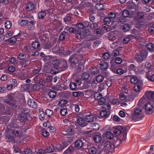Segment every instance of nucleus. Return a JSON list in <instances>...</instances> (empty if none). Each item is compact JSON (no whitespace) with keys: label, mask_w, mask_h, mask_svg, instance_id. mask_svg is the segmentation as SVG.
<instances>
[{"label":"nucleus","mask_w":154,"mask_h":154,"mask_svg":"<svg viewBox=\"0 0 154 154\" xmlns=\"http://www.w3.org/2000/svg\"><path fill=\"white\" fill-rule=\"evenodd\" d=\"M143 85L142 81H139L138 83L135 84L134 87V91L136 92H139L142 89V87Z\"/></svg>","instance_id":"nucleus-11"},{"label":"nucleus","mask_w":154,"mask_h":154,"mask_svg":"<svg viewBox=\"0 0 154 154\" xmlns=\"http://www.w3.org/2000/svg\"><path fill=\"white\" fill-rule=\"evenodd\" d=\"M27 103L29 106L32 108H35L37 106L36 101L31 99H28Z\"/></svg>","instance_id":"nucleus-10"},{"label":"nucleus","mask_w":154,"mask_h":154,"mask_svg":"<svg viewBox=\"0 0 154 154\" xmlns=\"http://www.w3.org/2000/svg\"><path fill=\"white\" fill-rule=\"evenodd\" d=\"M30 111V110L27 109H25L22 110L21 114L27 116V114Z\"/></svg>","instance_id":"nucleus-58"},{"label":"nucleus","mask_w":154,"mask_h":154,"mask_svg":"<svg viewBox=\"0 0 154 154\" xmlns=\"http://www.w3.org/2000/svg\"><path fill=\"white\" fill-rule=\"evenodd\" d=\"M146 77L148 80L154 82V74L150 75V72H149L146 74Z\"/></svg>","instance_id":"nucleus-26"},{"label":"nucleus","mask_w":154,"mask_h":154,"mask_svg":"<svg viewBox=\"0 0 154 154\" xmlns=\"http://www.w3.org/2000/svg\"><path fill=\"white\" fill-rule=\"evenodd\" d=\"M5 139L6 141L8 142H11L12 141L14 143L16 142L14 138H13L10 135L8 134L6 135Z\"/></svg>","instance_id":"nucleus-28"},{"label":"nucleus","mask_w":154,"mask_h":154,"mask_svg":"<svg viewBox=\"0 0 154 154\" xmlns=\"http://www.w3.org/2000/svg\"><path fill=\"white\" fill-rule=\"evenodd\" d=\"M66 130V133L63 134L66 135H70L71 134L73 131L72 129L70 127L67 128Z\"/></svg>","instance_id":"nucleus-48"},{"label":"nucleus","mask_w":154,"mask_h":154,"mask_svg":"<svg viewBox=\"0 0 154 154\" xmlns=\"http://www.w3.org/2000/svg\"><path fill=\"white\" fill-rule=\"evenodd\" d=\"M13 32L12 31H10L7 32L5 35V37L8 38L11 36L13 34Z\"/></svg>","instance_id":"nucleus-62"},{"label":"nucleus","mask_w":154,"mask_h":154,"mask_svg":"<svg viewBox=\"0 0 154 154\" xmlns=\"http://www.w3.org/2000/svg\"><path fill=\"white\" fill-rule=\"evenodd\" d=\"M104 21L106 24H108L112 22V20L108 17H106L104 19Z\"/></svg>","instance_id":"nucleus-55"},{"label":"nucleus","mask_w":154,"mask_h":154,"mask_svg":"<svg viewBox=\"0 0 154 154\" xmlns=\"http://www.w3.org/2000/svg\"><path fill=\"white\" fill-rule=\"evenodd\" d=\"M78 57V56H76L75 55H72L70 57L69 60L72 65L78 63L79 61Z\"/></svg>","instance_id":"nucleus-9"},{"label":"nucleus","mask_w":154,"mask_h":154,"mask_svg":"<svg viewBox=\"0 0 154 154\" xmlns=\"http://www.w3.org/2000/svg\"><path fill=\"white\" fill-rule=\"evenodd\" d=\"M34 8V5L32 3H28L26 5V9L28 11H32Z\"/></svg>","instance_id":"nucleus-23"},{"label":"nucleus","mask_w":154,"mask_h":154,"mask_svg":"<svg viewBox=\"0 0 154 154\" xmlns=\"http://www.w3.org/2000/svg\"><path fill=\"white\" fill-rule=\"evenodd\" d=\"M76 121L77 123L81 127H85L88 124V123H87L86 119L83 117L78 118Z\"/></svg>","instance_id":"nucleus-8"},{"label":"nucleus","mask_w":154,"mask_h":154,"mask_svg":"<svg viewBox=\"0 0 154 154\" xmlns=\"http://www.w3.org/2000/svg\"><path fill=\"white\" fill-rule=\"evenodd\" d=\"M88 152L90 154H96L97 153H100L99 152L98 150L95 147H91L88 149Z\"/></svg>","instance_id":"nucleus-14"},{"label":"nucleus","mask_w":154,"mask_h":154,"mask_svg":"<svg viewBox=\"0 0 154 154\" xmlns=\"http://www.w3.org/2000/svg\"><path fill=\"white\" fill-rule=\"evenodd\" d=\"M29 63V61L26 60H23L20 62V64L22 66L25 67Z\"/></svg>","instance_id":"nucleus-45"},{"label":"nucleus","mask_w":154,"mask_h":154,"mask_svg":"<svg viewBox=\"0 0 154 154\" xmlns=\"http://www.w3.org/2000/svg\"><path fill=\"white\" fill-rule=\"evenodd\" d=\"M83 143L80 140H77L75 141V145L77 148H81L83 146Z\"/></svg>","instance_id":"nucleus-22"},{"label":"nucleus","mask_w":154,"mask_h":154,"mask_svg":"<svg viewBox=\"0 0 154 154\" xmlns=\"http://www.w3.org/2000/svg\"><path fill=\"white\" fill-rule=\"evenodd\" d=\"M95 8L98 10H101L103 9V5L101 4H97L95 5Z\"/></svg>","instance_id":"nucleus-38"},{"label":"nucleus","mask_w":154,"mask_h":154,"mask_svg":"<svg viewBox=\"0 0 154 154\" xmlns=\"http://www.w3.org/2000/svg\"><path fill=\"white\" fill-rule=\"evenodd\" d=\"M129 25L128 24H125L122 27V29L125 32H126L129 30Z\"/></svg>","instance_id":"nucleus-57"},{"label":"nucleus","mask_w":154,"mask_h":154,"mask_svg":"<svg viewBox=\"0 0 154 154\" xmlns=\"http://www.w3.org/2000/svg\"><path fill=\"white\" fill-rule=\"evenodd\" d=\"M139 81H142L138 79L136 77H132L130 80L131 83L133 84H137Z\"/></svg>","instance_id":"nucleus-32"},{"label":"nucleus","mask_w":154,"mask_h":154,"mask_svg":"<svg viewBox=\"0 0 154 154\" xmlns=\"http://www.w3.org/2000/svg\"><path fill=\"white\" fill-rule=\"evenodd\" d=\"M148 31L152 34L154 33V23L149 27L148 29Z\"/></svg>","instance_id":"nucleus-63"},{"label":"nucleus","mask_w":154,"mask_h":154,"mask_svg":"<svg viewBox=\"0 0 154 154\" xmlns=\"http://www.w3.org/2000/svg\"><path fill=\"white\" fill-rule=\"evenodd\" d=\"M76 27L79 29H82L84 28L85 25L82 23H79L76 24Z\"/></svg>","instance_id":"nucleus-37"},{"label":"nucleus","mask_w":154,"mask_h":154,"mask_svg":"<svg viewBox=\"0 0 154 154\" xmlns=\"http://www.w3.org/2000/svg\"><path fill=\"white\" fill-rule=\"evenodd\" d=\"M36 21L34 20H31L29 21V24L28 25V28L30 30H32L34 28L35 25Z\"/></svg>","instance_id":"nucleus-16"},{"label":"nucleus","mask_w":154,"mask_h":154,"mask_svg":"<svg viewBox=\"0 0 154 154\" xmlns=\"http://www.w3.org/2000/svg\"><path fill=\"white\" fill-rule=\"evenodd\" d=\"M94 141L97 143L101 142L102 140V136L100 133H97L95 134L93 137Z\"/></svg>","instance_id":"nucleus-12"},{"label":"nucleus","mask_w":154,"mask_h":154,"mask_svg":"<svg viewBox=\"0 0 154 154\" xmlns=\"http://www.w3.org/2000/svg\"><path fill=\"white\" fill-rule=\"evenodd\" d=\"M146 100L154 101V92L152 91L146 92L145 95L140 99L139 102L141 103H143Z\"/></svg>","instance_id":"nucleus-2"},{"label":"nucleus","mask_w":154,"mask_h":154,"mask_svg":"<svg viewBox=\"0 0 154 154\" xmlns=\"http://www.w3.org/2000/svg\"><path fill=\"white\" fill-rule=\"evenodd\" d=\"M11 133L13 138L14 140L19 137H20L19 132L17 130H12L11 131Z\"/></svg>","instance_id":"nucleus-13"},{"label":"nucleus","mask_w":154,"mask_h":154,"mask_svg":"<svg viewBox=\"0 0 154 154\" xmlns=\"http://www.w3.org/2000/svg\"><path fill=\"white\" fill-rule=\"evenodd\" d=\"M95 79L97 82L100 83L103 81L104 78L102 75H99Z\"/></svg>","instance_id":"nucleus-41"},{"label":"nucleus","mask_w":154,"mask_h":154,"mask_svg":"<svg viewBox=\"0 0 154 154\" xmlns=\"http://www.w3.org/2000/svg\"><path fill=\"white\" fill-rule=\"evenodd\" d=\"M60 113L63 116H65L67 113V110L65 108H62L60 109Z\"/></svg>","instance_id":"nucleus-52"},{"label":"nucleus","mask_w":154,"mask_h":154,"mask_svg":"<svg viewBox=\"0 0 154 154\" xmlns=\"http://www.w3.org/2000/svg\"><path fill=\"white\" fill-rule=\"evenodd\" d=\"M45 113L49 117L51 118L53 116V111L50 109H47L45 111Z\"/></svg>","instance_id":"nucleus-27"},{"label":"nucleus","mask_w":154,"mask_h":154,"mask_svg":"<svg viewBox=\"0 0 154 154\" xmlns=\"http://www.w3.org/2000/svg\"><path fill=\"white\" fill-rule=\"evenodd\" d=\"M69 88L71 90H74L76 88V84L74 82H72L69 85Z\"/></svg>","instance_id":"nucleus-36"},{"label":"nucleus","mask_w":154,"mask_h":154,"mask_svg":"<svg viewBox=\"0 0 154 154\" xmlns=\"http://www.w3.org/2000/svg\"><path fill=\"white\" fill-rule=\"evenodd\" d=\"M89 76V74L86 72H84L82 75V77L84 80H87L88 79Z\"/></svg>","instance_id":"nucleus-50"},{"label":"nucleus","mask_w":154,"mask_h":154,"mask_svg":"<svg viewBox=\"0 0 154 154\" xmlns=\"http://www.w3.org/2000/svg\"><path fill=\"white\" fill-rule=\"evenodd\" d=\"M122 16L124 17H130L129 12L127 10H124L122 12Z\"/></svg>","instance_id":"nucleus-46"},{"label":"nucleus","mask_w":154,"mask_h":154,"mask_svg":"<svg viewBox=\"0 0 154 154\" xmlns=\"http://www.w3.org/2000/svg\"><path fill=\"white\" fill-rule=\"evenodd\" d=\"M54 150V148L52 145H51V146H49L47 148L45 149V153H50L52 152Z\"/></svg>","instance_id":"nucleus-29"},{"label":"nucleus","mask_w":154,"mask_h":154,"mask_svg":"<svg viewBox=\"0 0 154 154\" xmlns=\"http://www.w3.org/2000/svg\"><path fill=\"white\" fill-rule=\"evenodd\" d=\"M106 136L108 139H110L113 137V134L111 132H108L106 133Z\"/></svg>","instance_id":"nucleus-56"},{"label":"nucleus","mask_w":154,"mask_h":154,"mask_svg":"<svg viewBox=\"0 0 154 154\" xmlns=\"http://www.w3.org/2000/svg\"><path fill=\"white\" fill-rule=\"evenodd\" d=\"M115 129L117 130H118L122 132H125L127 131V129L126 128L123 127L122 126H118L117 127H115Z\"/></svg>","instance_id":"nucleus-31"},{"label":"nucleus","mask_w":154,"mask_h":154,"mask_svg":"<svg viewBox=\"0 0 154 154\" xmlns=\"http://www.w3.org/2000/svg\"><path fill=\"white\" fill-rule=\"evenodd\" d=\"M24 18L27 19V20L28 21H29L31 20H34V18L33 16L31 14L27 15L23 17Z\"/></svg>","instance_id":"nucleus-44"},{"label":"nucleus","mask_w":154,"mask_h":154,"mask_svg":"<svg viewBox=\"0 0 154 154\" xmlns=\"http://www.w3.org/2000/svg\"><path fill=\"white\" fill-rule=\"evenodd\" d=\"M14 152V153H16L20 152V150L18 148V146L16 145H14L13 146Z\"/></svg>","instance_id":"nucleus-59"},{"label":"nucleus","mask_w":154,"mask_h":154,"mask_svg":"<svg viewBox=\"0 0 154 154\" xmlns=\"http://www.w3.org/2000/svg\"><path fill=\"white\" fill-rule=\"evenodd\" d=\"M148 101V102L145 104L144 107L146 113L151 114L154 112V101Z\"/></svg>","instance_id":"nucleus-3"},{"label":"nucleus","mask_w":154,"mask_h":154,"mask_svg":"<svg viewBox=\"0 0 154 154\" xmlns=\"http://www.w3.org/2000/svg\"><path fill=\"white\" fill-rule=\"evenodd\" d=\"M42 135L44 137H46L48 136L49 135V133L45 129H44L42 130Z\"/></svg>","instance_id":"nucleus-40"},{"label":"nucleus","mask_w":154,"mask_h":154,"mask_svg":"<svg viewBox=\"0 0 154 154\" xmlns=\"http://www.w3.org/2000/svg\"><path fill=\"white\" fill-rule=\"evenodd\" d=\"M38 116L41 120H43L44 119L45 116L44 112L42 109H40L38 110Z\"/></svg>","instance_id":"nucleus-20"},{"label":"nucleus","mask_w":154,"mask_h":154,"mask_svg":"<svg viewBox=\"0 0 154 154\" xmlns=\"http://www.w3.org/2000/svg\"><path fill=\"white\" fill-rule=\"evenodd\" d=\"M103 107L105 109L108 110V111L110 109V106L109 103L104 104L103 106Z\"/></svg>","instance_id":"nucleus-51"},{"label":"nucleus","mask_w":154,"mask_h":154,"mask_svg":"<svg viewBox=\"0 0 154 154\" xmlns=\"http://www.w3.org/2000/svg\"><path fill=\"white\" fill-rule=\"evenodd\" d=\"M90 128L94 130H97L99 128V124L96 123H92L90 125Z\"/></svg>","instance_id":"nucleus-19"},{"label":"nucleus","mask_w":154,"mask_h":154,"mask_svg":"<svg viewBox=\"0 0 154 154\" xmlns=\"http://www.w3.org/2000/svg\"><path fill=\"white\" fill-rule=\"evenodd\" d=\"M17 35H15V36H13L10 38L8 39V41L10 42L14 43H15L17 40V38L16 36H17Z\"/></svg>","instance_id":"nucleus-54"},{"label":"nucleus","mask_w":154,"mask_h":154,"mask_svg":"<svg viewBox=\"0 0 154 154\" xmlns=\"http://www.w3.org/2000/svg\"><path fill=\"white\" fill-rule=\"evenodd\" d=\"M75 35L77 38H82L85 37V34L84 32L79 31L76 33Z\"/></svg>","instance_id":"nucleus-21"},{"label":"nucleus","mask_w":154,"mask_h":154,"mask_svg":"<svg viewBox=\"0 0 154 154\" xmlns=\"http://www.w3.org/2000/svg\"><path fill=\"white\" fill-rule=\"evenodd\" d=\"M27 118V116L25 115L21 114V116L20 118V120L21 122H26Z\"/></svg>","instance_id":"nucleus-47"},{"label":"nucleus","mask_w":154,"mask_h":154,"mask_svg":"<svg viewBox=\"0 0 154 154\" xmlns=\"http://www.w3.org/2000/svg\"><path fill=\"white\" fill-rule=\"evenodd\" d=\"M102 146L105 151L110 152H112L114 151L115 148L114 145L111 143L106 141L103 143Z\"/></svg>","instance_id":"nucleus-5"},{"label":"nucleus","mask_w":154,"mask_h":154,"mask_svg":"<svg viewBox=\"0 0 154 154\" xmlns=\"http://www.w3.org/2000/svg\"><path fill=\"white\" fill-rule=\"evenodd\" d=\"M58 72V69L56 67H53L50 70V72L52 74H56Z\"/></svg>","instance_id":"nucleus-53"},{"label":"nucleus","mask_w":154,"mask_h":154,"mask_svg":"<svg viewBox=\"0 0 154 154\" xmlns=\"http://www.w3.org/2000/svg\"><path fill=\"white\" fill-rule=\"evenodd\" d=\"M74 148L72 146H70L64 152L63 154H73Z\"/></svg>","instance_id":"nucleus-17"},{"label":"nucleus","mask_w":154,"mask_h":154,"mask_svg":"<svg viewBox=\"0 0 154 154\" xmlns=\"http://www.w3.org/2000/svg\"><path fill=\"white\" fill-rule=\"evenodd\" d=\"M71 142L69 141H66L62 143L60 145V149H63L65 147H66Z\"/></svg>","instance_id":"nucleus-33"},{"label":"nucleus","mask_w":154,"mask_h":154,"mask_svg":"<svg viewBox=\"0 0 154 154\" xmlns=\"http://www.w3.org/2000/svg\"><path fill=\"white\" fill-rule=\"evenodd\" d=\"M110 57V54L108 53H105L103 54V57L106 60L109 59Z\"/></svg>","instance_id":"nucleus-60"},{"label":"nucleus","mask_w":154,"mask_h":154,"mask_svg":"<svg viewBox=\"0 0 154 154\" xmlns=\"http://www.w3.org/2000/svg\"><path fill=\"white\" fill-rule=\"evenodd\" d=\"M146 47L148 50H151L153 49V45L152 43H149L147 44Z\"/></svg>","instance_id":"nucleus-61"},{"label":"nucleus","mask_w":154,"mask_h":154,"mask_svg":"<svg viewBox=\"0 0 154 154\" xmlns=\"http://www.w3.org/2000/svg\"><path fill=\"white\" fill-rule=\"evenodd\" d=\"M112 70L115 73H116L119 75H121L123 74L124 72V71L121 69H117V70L112 69Z\"/></svg>","instance_id":"nucleus-34"},{"label":"nucleus","mask_w":154,"mask_h":154,"mask_svg":"<svg viewBox=\"0 0 154 154\" xmlns=\"http://www.w3.org/2000/svg\"><path fill=\"white\" fill-rule=\"evenodd\" d=\"M12 26L11 23L9 21H7L5 23V27L7 29H9Z\"/></svg>","instance_id":"nucleus-42"},{"label":"nucleus","mask_w":154,"mask_h":154,"mask_svg":"<svg viewBox=\"0 0 154 154\" xmlns=\"http://www.w3.org/2000/svg\"><path fill=\"white\" fill-rule=\"evenodd\" d=\"M86 120L87 123L93 122L94 121L95 118L94 116L92 115H89L86 117Z\"/></svg>","instance_id":"nucleus-18"},{"label":"nucleus","mask_w":154,"mask_h":154,"mask_svg":"<svg viewBox=\"0 0 154 154\" xmlns=\"http://www.w3.org/2000/svg\"><path fill=\"white\" fill-rule=\"evenodd\" d=\"M66 104V101L64 100H60L58 103V105L61 107H63Z\"/></svg>","instance_id":"nucleus-64"},{"label":"nucleus","mask_w":154,"mask_h":154,"mask_svg":"<svg viewBox=\"0 0 154 154\" xmlns=\"http://www.w3.org/2000/svg\"><path fill=\"white\" fill-rule=\"evenodd\" d=\"M147 56L146 53L144 51L140 52L135 57L136 60L138 62H141L144 59L146 58Z\"/></svg>","instance_id":"nucleus-6"},{"label":"nucleus","mask_w":154,"mask_h":154,"mask_svg":"<svg viewBox=\"0 0 154 154\" xmlns=\"http://www.w3.org/2000/svg\"><path fill=\"white\" fill-rule=\"evenodd\" d=\"M4 105L3 104H0V113L2 114H6Z\"/></svg>","instance_id":"nucleus-35"},{"label":"nucleus","mask_w":154,"mask_h":154,"mask_svg":"<svg viewBox=\"0 0 154 154\" xmlns=\"http://www.w3.org/2000/svg\"><path fill=\"white\" fill-rule=\"evenodd\" d=\"M144 116L143 112L141 108L138 107L134 109L132 116L134 119L137 120H141Z\"/></svg>","instance_id":"nucleus-1"},{"label":"nucleus","mask_w":154,"mask_h":154,"mask_svg":"<svg viewBox=\"0 0 154 154\" xmlns=\"http://www.w3.org/2000/svg\"><path fill=\"white\" fill-rule=\"evenodd\" d=\"M109 63H108L103 62L100 65V67L102 69L106 70L108 68Z\"/></svg>","instance_id":"nucleus-15"},{"label":"nucleus","mask_w":154,"mask_h":154,"mask_svg":"<svg viewBox=\"0 0 154 154\" xmlns=\"http://www.w3.org/2000/svg\"><path fill=\"white\" fill-rule=\"evenodd\" d=\"M54 43L55 42L52 43L49 42H47L44 45L45 48L46 49L50 48L54 45Z\"/></svg>","instance_id":"nucleus-30"},{"label":"nucleus","mask_w":154,"mask_h":154,"mask_svg":"<svg viewBox=\"0 0 154 154\" xmlns=\"http://www.w3.org/2000/svg\"><path fill=\"white\" fill-rule=\"evenodd\" d=\"M106 100L104 97H101L98 100V103L100 105H103Z\"/></svg>","instance_id":"nucleus-49"},{"label":"nucleus","mask_w":154,"mask_h":154,"mask_svg":"<svg viewBox=\"0 0 154 154\" xmlns=\"http://www.w3.org/2000/svg\"><path fill=\"white\" fill-rule=\"evenodd\" d=\"M32 46L34 49H37L38 50V51L39 50V48L40 45L38 42L35 41L33 42L32 44Z\"/></svg>","instance_id":"nucleus-25"},{"label":"nucleus","mask_w":154,"mask_h":154,"mask_svg":"<svg viewBox=\"0 0 154 154\" xmlns=\"http://www.w3.org/2000/svg\"><path fill=\"white\" fill-rule=\"evenodd\" d=\"M5 101L8 105L13 106L16 103L14 95L12 94H8L4 98Z\"/></svg>","instance_id":"nucleus-4"},{"label":"nucleus","mask_w":154,"mask_h":154,"mask_svg":"<svg viewBox=\"0 0 154 154\" xmlns=\"http://www.w3.org/2000/svg\"><path fill=\"white\" fill-rule=\"evenodd\" d=\"M18 23L20 26H24L28 23L29 21L27 20H20L18 21Z\"/></svg>","instance_id":"nucleus-24"},{"label":"nucleus","mask_w":154,"mask_h":154,"mask_svg":"<svg viewBox=\"0 0 154 154\" xmlns=\"http://www.w3.org/2000/svg\"><path fill=\"white\" fill-rule=\"evenodd\" d=\"M46 13L43 11H41L38 14V17L40 19H43L46 16Z\"/></svg>","instance_id":"nucleus-39"},{"label":"nucleus","mask_w":154,"mask_h":154,"mask_svg":"<svg viewBox=\"0 0 154 154\" xmlns=\"http://www.w3.org/2000/svg\"><path fill=\"white\" fill-rule=\"evenodd\" d=\"M48 95L51 98H53L56 96V93L54 91H51L48 93Z\"/></svg>","instance_id":"nucleus-43"},{"label":"nucleus","mask_w":154,"mask_h":154,"mask_svg":"<svg viewBox=\"0 0 154 154\" xmlns=\"http://www.w3.org/2000/svg\"><path fill=\"white\" fill-rule=\"evenodd\" d=\"M52 51L55 53L60 54H64L66 53L64 48L63 47L59 48L57 46H55L52 48Z\"/></svg>","instance_id":"nucleus-7"}]
</instances>
